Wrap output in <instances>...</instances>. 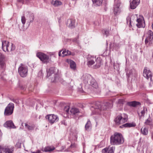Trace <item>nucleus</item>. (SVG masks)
I'll use <instances>...</instances> for the list:
<instances>
[{"instance_id": "7c9ffc66", "label": "nucleus", "mask_w": 153, "mask_h": 153, "mask_svg": "<svg viewBox=\"0 0 153 153\" xmlns=\"http://www.w3.org/2000/svg\"><path fill=\"white\" fill-rule=\"evenodd\" d=\"M141 131L142 134L144 135H147L148 134V130L146 128H144L143 130L142 128L141 129Z\"/></svg>"}, {"instance_id": "c03bdc74", "label": "nucleus", "mask_w": 153, "mask_h": 153, "mask_svg": "<svg viewBox=\"0 0 153 153\" xmlns=\"http://www.w3.org/2000/svg\"><path fill=\"white\" fill-rule=\"evenodd\" d=\"M141 116H144L145 113V111L144 109L143 110H142L141 112Z\"/></svg>"}, {"instance_id": "ddd939ff", "label": "nucleus", "mask_w": 153, "mask_h": 153, "mask_svg": "<svg viewBox=\"0 0 153 153\" xmlns=\"http://www.w3.org/2000/svg\"><path fill=\"white\" fill-rule=\"evenodd\" d=\"M5 56L0 53V68L2 71H4L6 67Z\"/></svg>"}, {"instance_id": "9d476101", "label": "nucleus", "mask_w": 153, "mask_h": 153, "mask_svg": "<svg viewBox=\"0 0 153 153\" xmlns=\"http://www.w3.org/2000/svg\"><path fill=\"white\" fill-rule=\"evenodd\" d=\"M114 13L115 15L119 14L121 12L120 7L121 3L120 0H114Z\"/></svg>"}, {"instance_id": "bb28decb", "label": "nucleus", "mask_w": 153, "mask_h": 153, "mask_svg": "<svg viewBox=\"0 0 153 153\" xmlns=\"http://www.w3.org/2000/svg\"><path fill=\"white\" fill-rule=\"evenodd\" d=\"M25 126L27 128L29 131H32L35 128V126L32 124L31 125H28L27 123H25Z\"/></svg>"}, {"instance_id": "20e7f679", "label": "nucleus", "mask_w": 153, "mask_h": 153, "mask_svg": "<svg viewBox=\"0 0 153 153\" xmlns=\"http://www.w3.org/2000/svg\"><path fill=\"white\" fill-rule=\"evenodd\" d=\"M2 48L4 51L8 52L13 51L15 49V46L13 44L10 45V43L7 41H2Z\"/></svg>"}, {"instance_id": "09e8293b", "label": "nucleus", "mask_w": 153, "mask_h": 153, "mask_svg": "<svg viewBox=\"0 0 153 153\" xmlns=\"http://www.w3.org/2000/svg\"><path fill=\"white\" fill-rule=\"evenodd\" d=\"M20 88L22 90L25 89V86H23V85H21V86H20Z\"/></svg>"}, {"instance_id": "a211bd4d", "label": "nucleus", "mask_w": 153, "mask_h": 153, "mask_svg": "<svg viewBox=\"0 0 153 153\" xmlns=\"http://www.w3.org/2000/svg\"><path fill=\"white\" fill-rule=\"evenodd\" d=\"M115 149L114 146L106 148L102 150V153H114Z\"/></svg>"}, {"instance_id": "5701e85b", "label": "nucleus", "mask_w": 153, "mask_h": 153, "mask_svg": "<svg viewBox=\"0 0 153 153\" xmlns=\"http://www.w3.org/2000/svg\"><path fill=\"white\" fill-rule=\"evenodd\" d=\"M136 126V123L134 122L128 123L121 126V128L123 127H134Z\"/></svg>"}, {"instance_id": "423d86ee", "label": "nucleus", "mask_w": 153, "mask_h": 153, "mask_svg": "<svg viewBox=\"0 0 153 153\" xmlns=\"http://www.w3.org/2000/svg\"><path fill=\"white\" fill-rule=\"evenodd\" d=\"M18 72L21 77H25L27 74L28 67L25 65L21 64L19 67Z\"/></svg>"}, {"instance_id": "cd10ccee", "label": "nucleus", "mask_w": 153, "mask_h": 153, "mask_svg": "<svg viewBox=\"0 0 153 153\" xmlns=\"http://www.w3.org/2000/svg\"><path fill=\"white\" fill-rule=\"evenodd\" d=\"M55 148L53 147L52 148H51V147L47 146L45 147L44 149H42V151L43 152H50L53 150Z\"/></svg>"}, {"instance_id": "ea45409f", "label": "nucleus", "mask_w": 153, "mask_h": 153, "mask_svg": "<svg viewBox=\"0 0 153 153\" xmlns=\"http://www.w3.org/2000/svg\"><path fill=\"white\" fill-rule=\"evenodd\" d=\"M120 45L119 44H114V47L116 49H118L120 47Z\"/></svg>"}, {"instance_id": "6ab92c4d", "label": "nucleus", "mask_w": 153, "mask_h": 153, "mask_svg": "<svg viewBox=\"0 0 153 153\" xmlns=\"http://www.w3.org/2000/svg\"><path fill=\"white\" fill-rule=\"evenodd\" d=\"M95 62H96V64L93 66L94 68H100L102 64V59L100 57H98L96 59Z\"/></svg>"}, {"instance_id": "4be33fe9", "label": "nucleus", "mask_w": 153, "mask_h": 153, "mask_svg": "<svg viewBox=\"0 0 153 153\" xmlns=\"http://www.w3.org/2000/svg\"><path fill=\"white\" fill-rule=\"evenodd\" d=\"M139 1L140 0H133L130 3V8L132 9H135L138 5V1Z\"/></svg>"}, {"instance_id": "9b49d317", "label": "nucleus", "mask_w": 153, "mask_h": 153, "mask_svg": "<svg viewBox=\"0 0 153 153\" xmlns=\"http://www.w3.org/2000/svg\"><path fill=\"white\" fill-rule=\"evenodd\" d=\"M136 16L137 18V23L136 24L138 28L144 27L145 25L144 18L143 16L140 15L139 18L137 17V15H134L133 16Z\"/></svg>"}, {"instance_id": "aec40b11", "label": "nucleus", "mask_w": 153, "mask_h": 153, "mask_svg": "<svg viewBox=\"0 0 153 153\" xmlns=\"http://www.w3.org/2000/svg\"><path fill=\"white\" fill-rule=\"evenodd\" d=\"M4 126L7 128H15L16 127L14 126L13 122L11 120L6 121L4 125Z\"/></svg>"}, {"instance_id": "49530a36", "label": "nucleus", "mask_w": 153, "mask_h": 153, "mask_svg": "<svg viewBox=\"0 0 153 153\" xmlns=\"http://www.w3.org/2000/svg\"><path fill=\"white\" fill-rule=\"evenodd\" d=\"M71 54V52L70 51L67 50L66 51V55H70Z\"/></svg>"}, {"instance_id": "b1692460", "label": "nucleus", "mask_w": 153, "mask_h": 153, "mask_svg": "<svg viewBox=\"0 0 153 153\" xmlns=\"http://www.w3.org/2000/svg\"><path fill=\"white\" fill-rule=\"evenodd\" d=\"M127 104L130 106L135 107L137 105H140V102H138L133 101L132 102H127Z\"/></svg>"}, {"instance_id": "37998d69", "label": "nucleus", "mask_w": 153, "mask_h": 153, "mask_svg": "<svg viewBox=\"0 0 153 153\" xmlns=\"http://www.w3.org/2000/svg\"><path fill=\"white\" fill-rule=\"evenodd\" d=\"M109 32L107 30H104V34L106 35V36H107L109 34Z\"/></svg>"}, {"instance_id": "2eb2a0df", "label": "nucleus", "mask_w": 153, "mask_h": 153, "mask_svg": "<svg viewBox=\"0 0 153 153\" xmlns=\"http://www.w3.org/2000/svg\"><path fill=\"white\" fill-rule=\"evenodd\" d=\"M87 65L88 67H90L95 63L96 58L94 56L89 55L87 57Z\"/></svg>"}, {"instance_id": "1a4fd4ad", "label": "nucleus", "mask_w": 153, "mask_h": 153, "mask_svg": "<svg viewBox=\"0 0 153 153\" xmlns=\"http://www.w3.org/2000/svg\"><path fill=\"white\" fill-rule=\"evenodd\" d=\"M14 107L13 103H10L5 109L4 113V115L9 116L11 115L13 113Z\"/></svg>"}, {"instance_id": "f3484780", "label": "nucleus", "mask_w": 153, "mask_h": 153, "mask_svg": "<svg viewBox=\"0 0 153 153\" xmlns=\"http://www.w3.org/2000/svg\"><path fill=\"white\" fill-rule=\"evenodd\" d=\"M67 25L71 28H73L75 26V20L74 19H69L67 21Z\"/></svg>"}, {"instance_id": "c9c22d12", "label": "nucleus", "mask_w": 153, "mask_h": 153, "mask_svg": "<svg viewBox=\"0 0 153 153\" xmlns=\"http://www.w3.org/2000/svg\"><path fill=\"white\" fill-rule=\"evenodd\" d=\"M69 110V107L68 106H66L64 108V111H65L66 114L68 113Z\"/></svg>"}, {"instance_id": "f8f14e48", "label": "nucleus", "mask_w": 153, "mask_h": 153, "mask_svg": "<svg viewBox=\"0 0 153 153\" xmlns=\"http://www.w3.org/2000/svg\"><path fill=\"white\" fill-rule=\"evenodd\" d=\"M47 119H48L49 122L51 124H53L57 122L59 120V117L54 114L47 115L45 117Z\"/></svg>"}, {"instance_id": "58836bf2", "label": "nucleus", "mask_w": 153, "mask_h": 153, "mask_svg": "<svg viewBox=\"0 0 153 153\" xmlns=\"http://www.w3.org/2000/svg\"><path fill=\"white\" fill-rule=\"evenodd\" d=\"M19 2H22V3H24L25 2L26 3H28L30 2L32 0H18Z\"/></svg>"}, {"instance_id": "79ce46f5", "label": "nucleus", "mask_w": 153, "mask_h": 153, "mask_svg": "<svg viewBox=\"0 0 153 153\" xmlns=\"http://www.w3.org/2000/svg\"><path fill=\"white\" fill-rule=\"evenodd\" d=\"M73 41L74 42L77 44H78L79 43V40L76 38H75V39H74L73 40Z\"/></svg>"}, {"instance_id": "0eeeda50", "label": "nucleus", "mask_w": 153, "mask_h": 153, "mask_svg": "<svg viewBox=\"0 0 153 153\" xmlns=\"http://www.w3.org/2000/svg\"><path fill=\"white\" fill-rule=\"evenodd\" d=\"M145 43L147 46L152 44L153 43V33L152 31L149 30L146 34V38Z\"/></svg>"}, {"instance_id": "f03ea898", "label": "nucleus", "mask_w": 153, "mask_h": 153, "mask_svg": "<svg viewBox=\"0 0 153 153\" xmlns=\"http://www.w3.org/2000/svg\"><path fill=\"white\" fill-rule=\"evenodd\" d=\"M82 79L85 84L90 85L96 89L98 88V86L97 82L90 75L88 74H84L82 77Z\"/></svg>"}, {"instance_id": "8fccbe9b", "label": "nucleus", "mask_w": 153, "mask_h": 153, "mask_svg": "<svg viewBox=\"0 0 153 153\" xmlns=\"http://www.w3.org/2000/svg\"><path fill=\"white\" fill-rule=\"evenodd\" d=\"M31 16L32 17V21L31 20L30 22H32L34 19V16L33 14H31Z\"/></svg>"}, {"instance_id": "3c124183", "label": "nucleus", "mask_w": 153, "mask_h": 153, "mask_svg": "<svg viewBox=\"0 0 153 153\" xmlns=\"http://www.w3.org/2000/svg\"><path fill=\"white\" fill-rule=\"evenodd\" d=\"M62 51L61 50L59 52V56H62V55L61 54V52Z\"/></svg>"}, {"instance_id": "412c9836", "label": "nucleus", "mask_w": 153, "mask_h": 153, "mask_svg": "<svg viewBox=\"0 0 153 153\" xmlns=\"http://www.w3.org/2000/svg\"><path fill=\"white\" fill-rule=\"evenodd\" d=\"M70 112L72 115H78L80 113L79 110L77 108L75 107H72L70 110Z\"/></svg>"}, {"instance_id": "864d4df0", "label": "nucleus", "mask_w": 153, "mask_h": 153, "mask_svg": "<svg viewBox=\"0 0 153 153\" xmlns=\"http://www.w3.org/2000/svg\"><path fill=\"white\" fill-rule=\"evenodd\" d=\"M39 74H40V73H42V71H40L39 72Z\"/></svg>"}, {"instance_id": "473e14b6", "label": "nucleus", "mask_w": 153, "mask_h": 153, "mask_svg": "<svg viewBox=\"0 0 153 153\" xmlns=\"http://www.w3.org/2000/svg\"><path fill=\"white\" fill-rule=\"evenodd\" d=\"M127 23V24H128V26L129 27H131V19L130 16H128L126 18Z\"/></svg>"}, {"instance_id": "4468645a", "label": "nucleus", "mask_w": 153, "mask_h": 153, "mask_svg": "<svg viewBox=\"0 0 153 153\" xmlns=\"http://www.w3.org/2000/svg\"><path fill=\"white\" fill-rule=\"evenodd\" d=\"M143 76L147 79H150V81H152V74L151 71L146 67L144 68L143 72Z\"/></svg>"}, {"instance_id": "393cba45", "label": "nucleus", "mask_w": 153, "mask_h": 153, "mask_svg": "<svg viewBox=\"0 0 153 153\" xmlns=\"http://www.w3.org/2000/svg\"><path fill=\"white\" fill-rule=\"evenodd\" d=\"M55 68L54 67H51L48 70H47V75L46 77L47 78L50 76L52 74L54 73Z\"/></svg>"}, {"instance_id": "2f4dec72", "label": "nucleus", "mask_w": 153, "mask_h": 153, "mask_svg": "<svg viewBox=\"0 0 153 153\" xmlns=\"http://www.w3.org/2000/svg\"><path fill=\"white\" fill-rule=\"evenodd\" d=\"M91 123L89 120L87 121L85 125V128L86 130H88L90 127L91 126Z\"/></svg>"}, {"instance_id": "de8ad7c7", "label": "nucleus", "mask_w": 153, "mask_h": 153, "mask_svg": "<svg viewBox=\"0 0 153 153\" xmlns=\"http://www.w3.org/2000/svg\"><path fill=\"white\" fill-rule=\"evenodd\" d=\"M13 101L14 102H15V103H19V101L18 100H13Z\"/></svg>"}, {"instance_id": "f704fd0d", "label": "nucleus", "mask_w": 153, "mask_h": 153, "mask_svg": "<svg viewBox=\"0 0 153 153\" xmlns=\"http://www.w3.org/2000/svg\"><path fill=\"white\" fill-rule=\"evenodd\" d=\"M21 21L22 24L24 25L26 22V18L24 16H22V17Z\"/></svg>"}, {"instance_id": "603ef678", "label": "nucleus", "mask_w": 153, "mask_h": 153, "mask_svg": "<svg viewBox=\"0 0 153 153\" xmlns=\"http://www.w3.org/2000/svg\"><path fill=\"white\" fill-rule=\"evenodd\" d=\"M62 123L64 124V125H65V122L64 121H62L61 122Z\"/></svg>"}, {"instance_id": "e433bc0d", "label": "nucleus", "mask_w": 153, "mask_h": 153, "mask_svg": "<svg viewBox=\"0 0 153 153\" xmlns=\"http://www.w3.org/2000/svg\"><path fill=\"white\" fill-rule=\"evenodd\" d=\"M125 102V100L123 99H119L118 100V103L120 104H123Z\"/></svg>"}, {"instance_id": "5fc2aeb1", "label": "nucleus", "mask_w": 153, "mask_h": 153, "mask_svg": "<svg viewBox=\"0 0 153 153\" xmlns=\"http://www.w3.org/2000/svg\"><path fill=\"white\" fill-rule=\"evenodd\" d=\"M54 77H55V81H56V76H54Z\"/></svg>"}, {"instance_id": "72a5a7b5", "label": "nucleus", "mask_w": 153, "mask_h": 153, "mask_svg": "<svg viewBox=\"0 0 153 153\" xmlns=\"http://www.w3.org/2000/svg\"><path fill=\"white\" fill-rule=\"evenodd\" d=\"M151 118L149 117L147 119L145 122V124L146 125H150L151 123Z\"/></svg>"}, {"instance_id": "f257e3e1", "label": "nucleus", "mask_w": 153, "mask_h": 153, "mask_svg": "<svg viewBox=\"0 0 153 153\" xmlns=\"http://www.w3.org/2000/svg\"><path fill=\"white\" fill-rule=\"evenodd\" d=\"M111 105V104L108 102H105L102 105L100 102H96L91 107L90 109L92 111L91 115L100 114L102 111L107 109Z\"/></svg>"}, {"instance_id": "7ed1b4c3", "label": "nucleus", "mask_w": 153, "mask_h": 153, "mask_svg": "<svg viewBox=\"0 0 153 153\" xmlns=\"http://www.w3.org/2000/svg\"><path fill=\"white\" fill-rule=\"evenodd\" d=\"M124 142V138L122 135L119 133H115L111 136L110 142L111 144L118 145L122 144Z\"/></svg>"}, {"instance_id": "c756f323", "label": "nucleus", "mask_w": 153, "mask_h": 153, "mask_svg": "<svg viewBox=\"0 0 153 153\" xmlns=\"http://www.w3.org/2000/svg\"><path fill=\"white\" fill-rule=\"evenodd\" d=\"M52 3L55 7H58L61 5L62 3L60 1L58 0H56L52 2Z\"/></svg>"}, {"instance_id": "a19ab883", "label": "nucleus", "mask_w": 153, "mask_h": 153, "mask_svg": "<svg viewBox=\"0 0 153 153\" xmlns=\"http://www.w3.org/2000/svg\"><path fill=\"white\" fill-rule=\"evenodd\" d=\"M62 57H63L65 56H66V50L65 49L64 50L62 53Z\"/></svg>"}, {"instance_id": "dca6fc26", "label": "nucleus", "mask_w": 153, "mask_h": 153, "mask_svg": "<svg viewBox=\"0 0 153 153\" xmlns=\"http://www.w3.org/2000/svg\"><path fill=\"white\" fill-rule=\"evenodd\" d=\"M2 152L5 153H13V149H10L7 147H3L0 146V153H2Z\"/></svg>"}, {"instance_id": "c85d7f7f", "label": "nucleus", "mask_w": 153, "mask_h": 153, "mask_svg": "<svg viewBox=\"0 0 153 153\" xmlns=\"http://www.w3.org/2000/svg\"><path fill=\"white\" fill-rule=\"evenodd\" d=\"M68 62L71 69L74 70L76 68V64L75 62L72 60H70Z\"/></svg>"}, {"instance_id": "39448f33", "label": "nucleus", "mask_w": 153, "mask_h": 153, "mask_svg": "<svg viewBox=\"0 0 153 153\" xmlns=\"http://www.w3.org/2000/svg\"><path fill=\"white\" fill-rule=\"evenodd\" d=\"M128 120V116L126 114H120L117 116L114 120L117 125H119L126 122Z\"/></svg>"}, {"instance_id": "6e6552de", "label": "nucleus", "mask_w": 153, "mask_h": 153, "mask_svg": "<svg viewBox=\"0 0 153 153\" xmlns=\"http://www.w3.org/2000/svg\"><path fill=\"white\" fill-rule=\"evenodd\" d=\"M36 56L44 63L47 64L49 62L50 59L49 56L44 53H37Z\"/></svg>"}, {"instance_id": "6e6d98bb", "label": "nucleus", "mask_w": 153, "mask_h": 153, "mask_svg": "<svg viewBox=\"0 0 153 153\" xmlns=\"http://www.w3.org/2000/svg\"><path fill=\"white\" fill-rule=\"evenodd\" d=\"M146 153H147V152H146Z\"/></svg>"}, {"instance_id": "4c0bfd02", "label": "nucleus", "mask_w": 153, "mask_h": 153, "mask_svg": "<svg viewBox=\"0 0 153 153\" xmlns=\"http://www.w3.org/2000/svg\"><path fill=\"white\" fill-rule=\"evenodd\" d=\"M133 70H129V71H128L126 73V74L128 75V76L129 77L131 75L133 74Z\"/></svg>"}, {"instance_id": "a18cd8bd", "label": "nucleus", "mask_w": 153, "mask_h": 153, "mask_svg": "<svg viewBox=\"0 0 153 153\" xmlns=\"http://www.w3.org/2000/svg\"><path fill=\"white\" fill-rule=\"evenodd\" d=\"M32 153H41V151L40 150H38L36 152H31Z\"/></svg>"}, {"instance_id": "a878e982", "label": "nucleus", "mask_w": 153, "mask_h": 153, "mask_svg": "<svg viewBox=\"0 0 153 153\" xmlns=\"http://www.w3.org/2000/svg\"><path fill=\"white\" fill-rule=\"evenodd\" d=\"M94 5L96 6H100L102 5L103 0H92Z\"/></svg>"}]
</instances>
